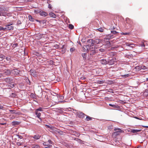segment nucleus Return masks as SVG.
Here are the masks:
<instances>
[{
  "instance_id": "39",
  "label": "nucleus",
  "mask_w": 148,
  "mask_h": 148,
  "mask_svg": "<svg viewBox=\"0 0 148 148\" xmlns=\"http://www.w3.org/2000/svg\"><path fill=\"white\" fill-rule=\"evenodd\" d=\"M48 142L50 144H53V142L51 140H48Z\"/></svg>"
},
{
  "instance_id": "34",
  "label": "nucleus",
  "mask_w": 148,
  "mask_h": 148,
  "mask_svg": "<svg viewBox=\"0 0 148 148\" xmlns=\"http://www.w3.org/2000/svg\"><path fill=\"white\" fill-rule=\"evenodd\" d=\"M111 33L112 34H116L118 33L115 31H111Z\"/></svg>"
},
{
  "instance_id": "62",
  "label": "nucleus",
  "mask_w": 148,
  "mask_h": 148,
  "mask_svg": "<svg viewBox=\"0 0 148 148\" xmlns=\"http://www.w3.org/2000/svg\"><path fill=\"white\" fill-rule=\"evenodd\" d=\"M45 148H48V147H45Z\"/></svg>"
},
{
  "instance_id": "9",
  "label": "nucleus",
  "mask_w": 148,
  "mask_h": 148,
  "mask_svg": "<svg viewBox=\"0 0 148 148\" xmlns=\"http://www.w3.org/2000/svg\"><path fill=\"white\" fill-rule=\"evenodd\" d=\"M29 72L31 75L33 76H35L36 75V72L34 70L31 69Z\"/></svg>"
},
{
  "instance_id": "60",
  "label": "nucleus",
  "mask_w": 148,
  "mask_h": 148,
  "mask_svg": "<svg viewBox=\"0 0 148 148\" xmlns=\"http://www.w3.org/2000/svg\"><path fill=\"white\" fill-rule=\"evenodd\" d=\"M37 21H38V22H39V21L37 20Z\"/></svg>"
},
{
  "instance_id": "32",
  "label": "nucleus",
  "mask_w": 148,
  "mask_h": 148,
  "mask_svg": "<svg viewBox=\"0 0 148 148\" xmlns=\"http://www.w3.org/2000/svg\"><path fill=\"white\" fill-rule=\"evenodd\" d=\"M7 30L6 28H3L1 27H0V31H5Z\"/></svg>"
},
{
  "instance_id": "44",
  "label": "nucleus",
  "mask_w": 148,
  "mask_h": 148,
  "mask_svg": "<svg viewBox=\"0 0 148 148\" xmlns=\"http://www.w3.org/2000/svg\"><path fill=\"white\" fill-rule=\"evenodd\" d=\"M128 74H126V75H123V77H128Z\"/></svg>"
},
{
  "instance_id": "55",
  "label": "nucleus",
  "mask_w": 148,
  "mask_h": 148,
  "mask_svg": "<svg viewBox=\"0 0 148 148\" xmlns=\"http://www.w3.org/2000/svg\"><path fill=\"white\" fill-rule=\"evenodd\" d=\"M27 1H32V0H26Z\"/></svg>"
},
{
  "instance_id": "1",
  "label": "nucleus",
  "mask_w": 148,
  "mask_h": 148,
  "mask_svg": "<svg viewBox=\"0 0 148 148\" xmlns=\"http://www.w3.org/2000/svg\"><path fill=\"white\" fill-rule=\"evenodd\" d=\"M109 39L108 38H105L103 39L99 38L93 39V45L95 46V47L96 46L98 48V47H97V45L102 43L103 42H105L106 40Z\"/></svg>"
},
{
  "instance_id": "17",
  "label": "nucleus",
  "mask_w": 148,
  "mask_h": 148,
  "mask_svg": "<svg viewBox=\"0 0 148 148\" xmlns=\"http://www.w3.org/2000/svg\"><path fill=\"white\" fill-rule=\"evenodd\" d=\"M18 71L17 69L13 70L11 72L14 75H17L18 73Z\"/></svg>"
},
{
  "instance_id": "46",
  "label": "nucleus",
  "mask_w": 148,
  "mask_h": 148,
  "mask_svg": "<svg viewBox=\"0 0 148 148\" xmlns=\"http://www.w3.org/2000/svg\"><path fill=\"white\" fill-rule=\"evenodd\" d=\"M3 108V106L0 105V109H2Z\"/></svg>"
},
{
  "instance_id": "16",
  "label": "nucleus",
  "mask_w": 148,
  "mask_h": 148,
  "mask_svg": "<svg viewBox=\"0 0 148 148\" xmlns=\"http://www.w3.org/2000/svg\"><path fill=\"white\" fill-rule=\"evenodd\" d=\"M116 60H114L113 59L110 60L108 62V64L110 65H112L114 64V63L116 62L115 61Z\"/></svg>"
},
{
  "instance_id": "2",
  "label": "nucleus",
  "mask_w": 148,
  "mask_h": 148,
  "mask_svg": "<svg viewBox=\"0 0 148 148\" xmlns=\"http://www.w3.org/2000/svg\"><path fill=\"white\" fill-rule=\"evenodd\" d=\"M113 37H114V36L113 35H108V36H107L106 37V38H108L109 39H107V40H106V41L105 42H106L105 44L104 45L105 46V48H108L110 47V42L108 41H107V40H108L110 39V38H113Z\"/></svg>"
},
{
  "instance_id": "19",
  "label": "nucleus",
  "mask_w": 148,
  "mask_h": 148,
  "mask_svg": "<svg viewBox=\"0 0 148 148\" xmlns=\"http://www.w3.org/2000/svg\"><path fill=\"white\" fill-rule=\"evenodd\" d=\"M45 126L47 128H49L50 129V130L52 131H54V130L55 129V127H54L52 126L51 125H45Z\"/></svg>"
},
{
  "instance_id": "4",
  "label": "nucleus",
  "mask_w": 148,
  "mask_h": 148,
  "mask_svg": "<svg viewBox=\"0 0 148 148\" xmlns=\"http://www.w3.org/2000/svg\"><path fill=\"white\" fill-rule=\"evenodd\" d=\"M75 113L77 117H78L79 118H83L86 116V115L80 112H75Z\"/></svg>"
},
{
  "instance_id": "33",
  "label": "nucleus",
  "mask_w": 148,
  "mask_h": 148,
  "mask_svg": "<svg viewBox=\"0 0 148 148\" xmlns=\"http://www.w3.org/2000/svg\"><path fill=\"white\" fill-rule=\"evenodd\" d=\"M86 38H85L84 37L82 39L81 41L82 42H84L86 41Z\"/></svg>"
},
{
  "instance_id": "21",
  "label": "nucleus",
  "mask_w": 148,
  "mask_h": 148,
  "mask_svg": "<svg viewBox=\"0 0 148 148\" xmlns=\"http://www.w3.org/2000/svg\"><path fill=\"white\" fill-rule=\"evenodd\" d=\"M20 123V122L17 121H13L12 123V125L15 126L16 125H18Z\"/></svg>"
},
{
  "instance_id": "14",
  "label": "nucleus",
  "mask_w": 148,
  "mask_h": 148,
  "mask_svg": "<svg viewBox=\"0 0 148 148\" xmlns=\"http://www.w3.org/2000/svg\"><path fill=\"white\" fill-rule=\"evenodd\" d=\"M4 81L8 83L12 81V79L11 78L7 77L4 79Z\"/></svg>"
},
{
  "instance_id": "5",
  "label": "nucleus",
  "mask_w": 148,
  "mask_h": 148,
  "mask_svg": "<svg viewBox=\"0 0 148 148\" xmlns=\"http://www.w3.org/2000/svg\"><path fill=\"white\" fill-rule=\"evenodd\" d=\"M6 9L4 7H2L0 8V16H5L6 14V13L5 12Z\"/></svg>"
},
{
  "instance_id": "27",
  "label": "nucleus",
  "mask_w": 148,
  "mask_h": 148,
  "mask_svg": "<svg viewBox=\"0 0 148 148\" xmlns=\"http://www.w3.org/2000/svg\"><path fill=\"white\" fill-rule=\"evenodd\" d=\"M109 106H112L115 108H117L118 107V106H116L115 105H112L111 104H109Z\"/></svg>"
},
{
  "instance_id": "58",
  "label": "nucleus",
  "mask_w": 148,
  "mask_h": 148,
  "mask_svg": "<svg viewBox=\"0 0 148 148\" xmlns=\"http://www.w3.org/2000/svg\"><path fill=\"white\" fill-rule=\"evenodd\" d=\"M146 81H148V78H146Z\"/></svg>"
},
{
  "instance_id": "43",
  "label": "nucleus",
  "mask_w": 148,
  "mask_h": 148,
  "mask_svg": "<svg viewBox=\"0 0 148 148\" xmlns=\"http://www.w3.org/2000/svg\"><path fill=\"white\" fill-rule=\"evenodd\" d=\"M14 111H15L14 110H10V112H11V113H14Z\"/></svg>"
},
{
  "instance_id": "22",
  "label": "nucleus",
  "mask_w": 148,
  "mask_h": 148,
  "mask_svg": "<svg viewBox=\"0 0 148 148\" xmlns=\"http://www.w3.org/2000/svg\"><path fill=\"white\" fill-rule=\"evenodd\" d=\"M49 15L50 17H53V18H56V15L52 12L50 13L49 14Z\"/></svg>"
},
{
  "instance_id": "3",
  "label": "nucleus",
  "mask_w": 148,
  "mask_h": 148,
  "mask_svg": "<svg viewBox=\"0 0 148 148\" xmlns=\"http://www.w3.org/2000/svg\"><path fill=\"white\" fill-rule=\"evenodd\" d=\"M114 130L115 131L113 133V135L115 136L120 135L121 133L123 132V131L119 128H115Z\"/></svg>"
},
{
  "instance_id": "53",
  "label": "nucleus",
  "mask_w": 148,
  "mask_h": 148,
  "mask_svg": "<svg viewBox=\"0 0 148 148\" xmlns=\"http://www.w3.org/2000/svg\"><path fill=\"white\" fill-rule=\"evenodd\" d=\"M77 43H79V44L80 45H81V42L79 41V42H77Z\"/></svg>"
},
{
  "instance_id": "31",
  "label": "nucleus",
  "mask_w": 148,
  "mask_h": 148,
  "mask_svg": "<svg viewBox=\"0 0 148 148\" xmlns=\"http://www.w3.org/2000/svg\"><path fill=\"white\" fill-rule=\"evenodd\" d=\"M92 118L88 116H87L86 117V120L87 121H89L90 120H91Z\"/></svg>"
},
{
  "instance_id": "26",
  "label": "nucleus",
  "mask_w": 148,
  "mask_h": 148,
  "mask_svg": "<svg viewBox=\"0 0 148 148\" xmlns=\"http://www.w3.org/2000/svg\"><path fill=\"white\" fill-rule=\"evenodd\" d=\"M140 68L141 69L146 70H147L148 69V68L147 67L143 65L141 66Z\"/></svg>"
},
{
  "instance_id": "38",
  "label": "nucleus",
  "mask_w": 148,
  "mask_h": 148,
  "mask_svg": "<svg viewBox=\"0 0 148 148\" xmlns=\"http://www.w3.org/2000/svg\"><path fill=\"white\" fill-rule=\"evenodd\" d=\"M47 147H48V148H51L52 147V145H47Z\"/></svg>"
},
{
  "instance_id": "7",
  "label": "nucleus",
  "mask_w": 148,
  "mask_h": 148,
  "mask_svg": "<svg viewBox=\"0 0 148 148\" xmlns=\"http://www.w3.org/2000/svg\"><path fill=\"white\" fill-rule=\"evenodd\" d=\"M90 47L89 45H85L83 47V51H89L90 50Z\"/></svg>"
},
{
  "instance_id": "49",
  "label": "nucleus",
  "mask_w": 148,
  "mask_h": 148,
  "mask_svg": "<svg viewBox=\"0 0 148 148\" xmlns=\"http://www.w3.org/2000/svg\"><path fill=\"white\" fill-rule=\"evenodd\" d=\"M141 46L142 47H145V44L143 43V44H142Z\"/></svg>"
},
{
  "instance_id": "61",
  "label": "nucleus",
  "mask_w": 148,
  "mask_h": 148,
  "mask_svg": "<svg viewBox=\"0 0 148 148\" xmlns=\"http://www.w3.org/2000/svg\"><path fill=\"white\" fill-rule=\"evenodd\" d=\"M145 127H148V126H145Z\"/></svg>"
},
{
  "instance_id": "41",
  "label": "nucleus",
  "mask_w": 148,
  "mask_h": 148,
  "mask_svg": "<svg viewBox=\"0 0 148 148\" xmlns=\"http://www.w3.org/2000/svg\"><path fill=\"white\" fill-rule=\"evenodd\" d=\"M43 144L44 145L47 146V143L46 142H44L43 143Z\"/></svg>"
},
{
  "instance_id": "47",
  "label": "nucleus",
  "mask_w": 148,
  "mask_h": 148,
  "mask_svg": "<svg viewBox=\"0 0 148 148\" xmlns=\"http://www.w3.org/2000/svg\"><path fill=\"white\" fill-rule=\"evenodd\" d=\"M73 48H71L70 49V51L71 52H73Z\"/></svg>"
},
{
  "instance_id": "30",
  "label": "nucleus",
  "mask_w": 148,
  "mask_h": 148,
  "mask_svg": "<svg viewBox=\"0 0 148 148\" xmlns=\"http://www.w3.org/2000/svg\"><path fill=\"white\" fill-rule=\"evenodd\" d=\"M97 31H98L100 32H103V29L102 28H100L96 29Z\"/></svg>"
},
{
  "instance_id": "51",
  "label": "nucleus",
  "mask_w": 148,
  "mask_h": 148,
  "mask_svg": "<svg viewBox=\"0 0 148 148\" xmlns=\"http://www.w3.org/2000/svg\"><path fill=\"white\" fill-rule=\"evenodd\" d=\"M51 7V5L50 4L49 5H48V8H50Z\"/></svg>"
},
{
  "instance_id": "8",
  "label": "nucleus",
  "mask_w": 148,
  "mask_h": 148,
  "mask_svg": "<svg viewBox=\"0 0 148 148\" xmlns=\"http://www.w3.org/2000/svg\"><path fill=\"white\" fill-rule=\"evenodd\" d=\"M12 24H10L5 25L7 30H10L13 29V26H10V25H12Z\"/></svg>"
},
{
  "instance_id": "52",
  "label": "nucleus",
  "mask_w": 148,
  "mask_h": 148,
  "mask_svg": "<svg viewBox=\"0 0 148 148\" xmlns=\"http://www.w3.org/2000/svg\"><path fill=\"white\" fill-rule=\"evenodd\" d=\"M103 82V81H100V82L99 83V84H101V83Z\"/></svg>"
},
{
  "instance_id": "11",
  "label": "nucleus",
  "mask_w": 148,
  "mask_h": 148,
  "mask_svg": "<svg viewBox=\"0 0 148 148\" xmlns=\"http://www.w3.org/2000/svg\"><path fill=\"white\" fill-rule=\"evenodd\" d=\"M95 48H90V50H89V51L91 52V53H90V55H93L96 53V51L95 50Z\"/></svg>"
},
{
  "instance_id": "18",
  "label": "nucleus",
  "mask_w": 148,
  "mask_h": 148,
  "mask_svg": "<svg viewBox=\"0 0 148 148\" xmlns=\"http://www.w3.org/2000/svg\"><path fill=\"white\" fill-rule=\"evenodd\" d=\"M35 114L36 115V116L39 119H40V116H41V113L40 112H38V111L35 110Z\"/></svg>"
},
{
  "instance_id": "45",
  "label": "nucleus",
  "mask_w": 148,
  "mask_h": 148,
  "mask_svg": "<svg viewBox=\"0 0 148 148\" xmlns=\"http://www.w3.org/2000/svg\"><path fill=\"white\" fill-rule=\"evenodd\" d=\"M17 45H18V44L17 43L14 44L13 45V46H14V47H16L17 46Z\"/></svg>"
},
{
  "instance_id": "6",
  "label": "nucleus",
  "mask_w": 148,
  "mask_h": 148,
  "mask_svg": "<svg viewBox=\"0 0 148 148\" xmlns=\"http://www.w3.org/2000/svg\"><path fill=\"white\" fill-rule=\"evenodd\" d=\"M87 42L88 44V45L90 46V47L91 48H97V47H96V46L95 47V46H93V39H90L88 40Z\"/></svg>"
},
{
  "instance_id": "56",
  "label": "nucleus",
  "mask_w": 148,
  "mask_h": 148,
  "mask_svg": "<svg viewBox=\"0 0 148 148\" xmlns=\"http://www.w3.org/2000/svg\"><path fill=\"white\" fill-rule=\"evenodd\" d=\"M77 138H75V139H74L75 140H76V141H77Z\"/></svg>"
},
{
  "instance_id": "35",
  "label": "nucleus",
  "mask_w": 148,
  "mask_h": 148,
  "mask_svg": "<svg viewBox=\"0 0 148 148\" xmlns=\"http://www.w3.org/2000/svg\"><path fill=\"white\" fill-rule=\"evenodd\" d=\"M69 27L70 29H72L74 27L73 25L71 24H69Z\"/></svg>"
},
{
  "instance_id": "10",
  "label": "nucleus",
  "mask_w": 148,
  "mask_h": 148,
  "mask_svg": "<svg viewBox=\"0 0 148 148\" xmlns=\"http://www.w3.org/2000/svg\"><path fill=\"white\" fill-rule=\"evenodd\" d=\"M54 130V131H50L51 132H54L56 133H59L60 134H62V132L60 130H57L56 128H55V129ZM50 131V130H49Z\"/></svg>"
},
{
  "instance_id": "23",
  "label": "nucleus",
  "mask_w": 148,
  "mask_h": 148,
  "mask_svg": "<svg viewBox=\"0 0 148 148\" xmlns=\"http://www.w3.org/2000/svg\"><path fill=\"white\" fill-rule=\"evenodd\" d=\"M101 63L103 64H106L107 63V61L106 60L102 59L100 61Z\"/></svg>"
},
{
  "instance_id": "48",
  "label": "nucleus",
  "mask_w": 148,
  "mask_h": 148,
  "mask_svg": "<svg viewBox=\"0 0 148 148\" xmlns=\"http://www.w3.org/2000/svg\"><path fill=\"white\" fill-rule=\"evenodd\" d=\"M82 56H83V57H84V58H85V53H83L82 55Z\"/></svg>"
},
{
  "instance_id": "37",
  "label": "nucleus",
  "mask_w": 148,
  "mask_h": 148,
  "mask_svg": "<svg viewBox=\"0 0 148 148\" xmlns=\"http://www.w3.org/2000/svg\"><path fill=\"white\" fill-rule=\"evenodd\" d=\"M22 143H20V142H17L16 143L17 145H18V146H21V145H22Z\"/></svg>"
},
{
  "instance_id": "24",
  "label": "nucleus",
  "mask_w": 148,
  "mask_h": 148,
  "mask_svg": "<svg viewBox=\"0 0 148 148\" xmlns=\"http://www.w3.org/2000/svg\"><path fill=\"white\" fill-rule=\"evenodd\" d=\"M32 148H40V146L38 145H32Z\"/></svg>"
},
{
  "instance_id": "20",
  "label": "nucleus",
  "mask_w": 148,
  "mask_h": 148,
  "mask_svg": "<svg viewBox=\"0 0 148 148\" xmlns=\"http://www.w3.org/2000/svg\"><path fill=\"white\" fill-rule=\"evenodd\" d=\"M125 45L126 46H128L131 47H133L134 46V45L132 43H129L126 42Z\"/></svg>"
},
{
  "instance_id": "12",
  "label": "nucleus",
  "mask_w": 148,
  "mask_h": 148,
  "mask_svg": "<svg viewBox=\"0 0 148 148\" xmlns=\"http://www.w3.org/2000/svg\"><path fill=\"white\" fill-rule=\"evenodd\" d=\"M11 72L10 70L8 69L4 70L3 72L4 74L6 75H9Z\"/></svg>"
},
{
  "instance_id": "36",
  "label": "nucleus",
  "mask_w": 148,
  "mask_h": 148,
  "mask_svg": "<svg viewBox=\"0 0 148 148\" xmlns=\"http://www.w3.org/2000/svg\"><path fill=\"white\" fill-rule=\"evenodd\" d=\"M99 51L101 52H104L105 51V49H104L101 48L99 49Z\"/></svg>"
},
{
  "instance_id": "25",
  "label": "nucleus",
  "mask_w": 148,
  "mask_h": 148,
  "mask_svg": "<svg viewBox=\"0 0 148 148\" xmlns=\"http://www.w3.org/2000/svg\"><path fill=\"white\" fill-rule=\"evenodd\" d=\"M140 130H136V129L135 130V129H133V130H132L131 132H133V133H136V132H139Z\"/></svg>"
},
{
  "instance_id": "59",
  "label": "nucleus",
  "mask_w": 148,
  "mask_h": 148,
  "mask_svg": "<svg viewBox=\"0 0 148 148\" xmlns=\"http://www.w3.org/2000/svg\"><path fill=\"white\" fill-rule=\"evenodd\" d=\"M121 47V48H122V49H121V50H122L123 49V47Z\"/></svg>"
},
{
  "instance_id": "54",
  "label": "nucleus",
  "mask_w": 148,
  "mask_h": 148,
  "mask_svg": "<svg viewBox=\"0 0 148 148\" xmlns=\"http://www.w3.org/2000/svg\"><path fill=\"white\" fill-rule=\"evenodd\" d=\"M75 133H76V134H77V136H78V135H79V134H78L77 132H75V134H74V135H75Z\"/></svg>"
},
{
  "instance_id": "15",
  "label": "nucleus",
  "mask_w": 148,
  "mask_h": 148,
  "mask_svg": "<svg viewBox=\"0 0 148 148\" xmlns=\"http://www.w3.org/2000/svg\"><path fill=\"white\" fill-rule=\"evenodd\" d=\"M40 15L41 16H46L47 15V14L45 12L42 11L40 12Z\"/></svg>"
},
{
  "instance_id": "57",
  "label": "nucleus",
  "mask_w": 148,
  "mask_h": 148,
  "mask_svg": "<svg viewBox=\"0 0 148 148\" xmlns=\"http://www.w3.org/2000/svg\"><path fill=\"white\" fill-rule=\"evenodd\" d=\"M147 93V92H144V94L145 95H146Z\"/></svg>"
},
{
  "instance_id": "29",
  "label": "nucleus",
  "mask_w": 148,
  "mask_h": 148,
  "mask_svg": "<svg viewBox=\"0 0 148 148\" xmlns=\"http://www.w3.org/2000/svg\"><path fill=\"white\" fill-rule=\"evenodd\" d=\"M29 18L30 21H34V19L31 16L29 15Z\"/></svg>"
},
{
  "instance_id": "28",
  "label": "nucleus",
  "mask_w": 148,
  "mask_h": 148,
  "mask_svg": "<svg viewBox=\"0 0 148 148\" xmlns=\"http://www.w3.org/2000/svg\"><path fill=\"white\" fill-rule=\"evenodd\" d=\"M44 108L42 107H40L39 108L37 109L36 110L37 111H43V109Z\"/></svg>"
},
{
  "instance_id": "13",
  "label": "nucleus",
  "mask_w": 148,
  "mask_h": 148,
  "mask_svg": "<svg viewBox=\"0 0 148 148\" xmlns=\"http://www.w3.org/2000/svg\"><path fill=\"white\" fill-rule=\"evenodd\" d=\"M41 136L39 134H36L34 135L32 137L36 140H38L41 137Z\"/></svg>"
},
{
  "instance_id": "50",
  "label": "nucleus",
  "mask_w": 148,
  "mask_h": 148,
  "mask_svg": "<svg viewBox=\"0 0 148 148\" xmlns=\"http://www.w3.org/2000/svg\"><path fill=\"white\" fill-rule=\"evenodd\" d=\"M60 98L61 99H63L64 98L63 97V96H60Z\"/></svg>"
},
{
  "instance_id": "40",
  "label": "nucleus",
  "mask_w": 148,
  "mask_h": 148,
  "mask_svg": "<svg viewBox=\"0 0 148 148\" xmlns=\"http://www.w3.org/2000/svg\"><path fill=\"white\" fill-rule=\"evenodd\" d=\"M81 79H82V80H84L85 79V77L84 76H82L81 77Z\"/></svg>"
},
{
  "instance_id": "42",
  "label": "nucleus",
  "mask_w": 148,
  "mask_h": 148,
  "mask_svg": "<svg viewBox=\"0 0 148 148\" xmlns=\"http://www.w3.org/2000/svg\"><path fill=\"white\" fill-rule=\"evenodd\" d=\"M122 34L123 35H127L128 34H128V33H122Z\"/></svg>"
}]
</instances>
